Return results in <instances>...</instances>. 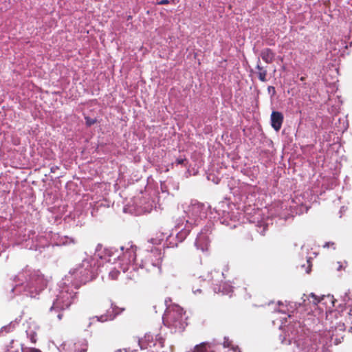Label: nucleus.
I'll return each instance as SVG.
<instances>
[{
    "mask_svg": "<svg viewBox=\"0 0 352 352\" xmlns=\"http://www.w3.org/2000/svg\"><path fill=\"white\" fill-rule=\"evenodd\" d=\"M182 160H179L178 161V163H179V164L182 163Z\"/></svg>",
    "mask_w": 352,
    "mask_h": 352,
    "instance_id": "9",
    "label": "nucleus"
},
{
    "mask_svg": "<svg viewBox=\"0 0 352 352\" xmlns=\"http://www.w3.org/2000/svg\"><path fill=\"white\" fill-rule=\"evenodd\" d=\"M209 349H210V344L208 343L203 342L195 346L197 352H204Z\"/></svg>",
    "mask_w": 352,
    "mask_h": 352,
    "instance_id": "4",
    "label": "nucleus"
},
{
    "mask_svg": "<svg viewBox=\"0 0 352 352\" xmlns=\"http://www.w3.org/2000/svg\"><path fill=\"white\" fill-rule=\"evenodd\" d=\"M261 57L267 63H272L274 58V53L269 49H265L261 52Z\"/></svg>",
    "mask_w": 352,
    "mask_h": 352,
    "instance_id": "3",
    "label": "nucleus"
},
{
    "mask_svg": "<svg viewBox=\"0 0 352 352\" xmlns=\"http://www.w3.org/2000/svg\"><path fill=\"white\" fill-rule=\"evenodd\" d=\"M175 313L177 314V320L182 322L183 320V309L181 307L177 306L173 308L172 310L168 311V316L169 317H173Z\"/></svg>",
    "mask_w": 352,
    "mask_h": 352,
    "instance_id": "2",
    "label": "nucleus"
},
{
    "mask_svg": "<svg viewBox=\"0 0 352 352\" xmlns=\"http://www.w3.org/2000/svg\"><path fill=\"white\" fill-rule=\"evenodd\" d=\"M283 122V116L280 112L273 111L271 114V124L273 129L278 131Z\"/></svg>",
    "mask_w": 352,
    "mask_h": 352,
    "instance_id": "1",
    "label": "nucleus"
},
{
    "mask_svg": "<svg viewBox=\"0 0 352 352\" xmlns=\"http://www.w3.org/2000/svg\"><path fill=\"white\" fill-rule=\"evenodd\" d=\"M167 2H168L167 1H163L162 2V3H166Z\"/></svg>",
    "mask_w": 352,
    "mask_h": 352,
    "instance_id": "8",
    "label": "nucleus"
},
{
    "mask_svg": "<svg viewBox=\"0 0 352 352\" xmlns=\"http://www.w3.org/2000/svg\"><path fill=\"white\" fill-rule=\"evenodd\" d=\"M312 298V302L314 304H317L320 302V299L314 294H311L309 296Z\"/></svg>",
    "mask_w": 352,
    "mask_h": 352,
    "instance_id": "6",
    "label": "nucleus"
},
{
    "mask_svg": "<svg viewBox=\"0 0 352 352\" xmlns=\"http://www.w3.org/2000/svg\"><path fill=\"white\" fill-rule=\"evenodd\" d=\"M87 123L89 125H91V124H94V122L93 120H87Z\"/></svg>",
    "mask_w": 352,
    "mask_h": 352,
    "instance_id": "7",
    "label": "nucleus"
},
{
    "mask_svg": "<svg viewBox=\"0 0 352 352\" xmlns=\"http://www.w3.org/2000/svg\"><path fill=\"white\" fill-rule=\"evenodd\" d=\"M257 69H258V78L262 81V82H265L266 81V75H267V72L266 70L263 69L262 67H261L258 65H257Z\"/></svg>",
    "mask_w": 352,
    "mask_h": 352,
    "instance_id": "5",
    "label": "nucleus"
}]
</instances>
